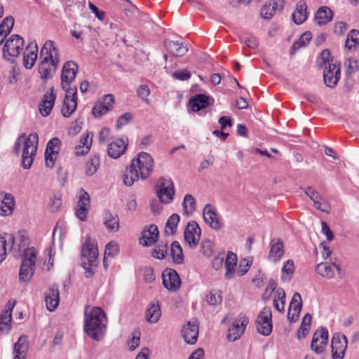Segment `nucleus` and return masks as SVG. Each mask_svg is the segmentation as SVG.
<instances>
[{"label": "nucleus", "instance_id": "obj_1", "mask_svg": "<svg viewBox=\"0 0 359 359\" xmlns=\"http://www.w3.org/2000/svg\"><path fill=\"white\" fill-rule=\"evenodd\" d=\"M154 168V161L147 152H140L131 161L128 170L123 174V183L132 186L139 179L145 180L151 175Z\"/></svg>", "mask_w": 359, "mask_h": 359}, {"label": "nucleus", "instance_id": "obj_2", "mask_svg": "<svg viewBox=\"0 0 359 359\" xmlns=\"http://www.w3.org/2000/svg\"><path fill=\"white\" fill-rule=\"evenodd\" d=\"M39 137L36 133L21 134L17 139L14 150L16 154L22 153V166L24 169H29L34 160Z\"/></svg>", "mask_w": 359, "mask_h": 359}, {"label": "nucleus", "instance_id": "obj_3", "mask_svg": "<svg viewBox=\"0 0 359 359\" xmlns=\"http://www.w3.org/2000/svg\"><path fill=\"white\" fill-rule=\"evenodd\" d=\"M107 318L100 307H94L90 311H85V330L92 339L100 341L106 331Z\"/></svg>", "mask_w": 359, "mask_h": 359}, {"label": "nucleus", "instance_id": "obj_4", "mask_svg": "<svg viewBox=\"0 0 359 359\" xmlns=\"http://www.w3.org/2000/svg\"><path fill=\"white\" fill-rule=\"evenodd\" d=\"M323 68V77L325 83L330 88L334 87L340 77L339 65L333 63L328 50H324L321 53Z\"/></svg>", "mask_w": 359, "mask_h": 359}, {"label": "nucleus", "instance_id": "obj_5", "mask_svg": "<svg viewBox=\"0 0 359 359\" xmlns=\"http://www.w3.org/2000/svg\"><path fill=\"white\" fill-rule=\"evenodd\" d=\"M36 260V251L35 248L26 250L19 271V278L21 283H28L32 279L34 273Z\"/></svg>", "mask_w": 359, "mask_h": 359}, {"label": "nucleus", "instance_id": "obj_6", "mask_svg": "<svg viewBox=\"0 0 359 359\" xmlns=\"http://www.w3.org/2000/svg\"><path fill=\"white\" fill-rule=\"evenodd\" d=\"M78 70L79 67L77 64L73 61L66 62L63 65L60 80L61 88L64 91L77 90V87L74 84V81Z\"/></svg>", "mask_w": 359, "mask_h": 359}, {"label": "nucleus", "instance_id": "obj_7", "mask_svg": "<svg viewBox=\"0 0 359 359\" xmlns=\"http://www.w3.org/2000/svg\"><path fill=\"white\" fill-rule=\"evenodd\" d=\"M82 266L87 271H90V269L97 266L98 264V248L94 241L90 238H87L86 243L82 248Z\"/></svg>", "mask_w": 359, "mask_h": 359}, {"label": "nucleus", "instance_id": "obj_8", "mask_svg": "<svg viewBox=\"0 0 359 359\" xmlns=\"http://www.w3.org/2000/svg\"><path fill=\"white\" fill-rule=\"evenodd\" d=\"M1 235L11 236V240H6L5 246L6 247V251L9 250L15 255L21 252H23L24 254L25 250L29 248H27L29 240L25 232L20 231L15 236L7 233H1Z\"/></svg>", "mask_w": 359, "mask_h": 359}, {"label": "nucleus", "instance_id": "obj_9", "mask_svg": "<svg viewBox=\"0 0 359 359\" xmlns=\"http://www.w3.org/2000/svg\"><path fill=\"white\" fill-rule=\"evenodd\" d=\"M24 45L23 39L18 35H12L4 43L3 48L4 57L11 62H13L19 55Z\"/></svg>", "mask_w": 359, "mask_h": 359}, {"label": "nucleus", "instance_id": "obj_10", "mask_svg": "<svg viewBox=\"0 0 359 359\" xmlns=\"http://www.w3.org/2000/svg\"><path fill=\"white\" fill-rule=\"evenodd\" d=\"M157 196L161 203L168 204L173 201L175 189L170 179L161 177L158 181Z\"/></svg>", "mask_w": 359, "mask_h": 359}, {"label": "nucleus", "instance_id": "obj_11", "mask_svg": "<svg viewBox=\"0 0 359 359\" xmlns=\"http://www.w3.org/2000/svg\"><path fill=\"white\" fill-rule=\"evenodd\" d=\"M272 313L269 307H264L257 318V330L264 336H268L272 331Z\"/></svg>", "mask_w": 359, "mask_h": 359}, {"label": "nucleus", "instance_id": "obj_12", "mask_svg": "<svg viewBox=\"0 0 359 359\" xmlns=\"http://www.w3.org/2000/svg\"><path fill=\"white\" fill-rule=\"evenodd\" d=\"M90 207V198L88 192L80 189L78 201L75 208V215L80 221H86Z\"/></svg>", "mask_w": 359, "mask_h": 359}, {"label": "nucleus", "instance_id": "obj_13", "mask_svg": "<svg viewBox=\"0 0 359 359\" xmlns=\"http://www.w3.org/2000/svg\"><path fill=\"white\" fill-rule=\"evenodd\" d=\"M348 339L341 333H336L331 340L332 359H343L347 348Z\"/></svg>", "mask_w": 359, "mask_h": 359}, {"label": "nucleus", "instance_id": "obj_14", "mask_svg": "<svg viewBox=\"0 0 359 359\" xmlns=\"http://www.w3.org/2000/svg\"><path fill=\"white\" fill-rule=\"evenodd\" d=\"M61 142L57 137L48 141L45 151V164L47 168H53L60 151Z\"/></svg>", "mask_w": 359, "mask_h": 359}, {"label": "nucleus", "instance_id": "obj_15", "mask_svg": "<svg viewBox=\"0 0 359 359\" xmlns=\"http://www.w3.org/2000/svg\"><path fill=\"white\" fill-rule=\"evenodd\" d=\"M201 231L196 222H191L187 224L184 231V238L186 243L191 248H196L201 238Z\"/></svg>", "mask_w": 359, "mask_h": 359}, {"label": "nucleus", "instance_id": "obj_16", "mask_svg": "<svg viewBox=\"0 0 359 359\" xmlns=\"http://www.w3.org/2000/svg\"><path fill=\"white\" fill-rule=\"evenodd\" d=\"M40 58L46 59L52 61L53 65H59L60 61L59 49L53 41L48 40L44 43L41 50Z\"/></svg>", "mask_w": 359, "mask_h": 359}, {"label": "nucleus", "instance_id": "obj_17", "mask_svg": "<svg viewBox=\"0 0 359 359\" xmlns=\"http://www.w3.org/2000/svg\"><path fill=\"white\" fill-rule=\"evenodd\" d=\"M128 144V138L125 137L114 139L107 146V154L114 159L121 156L126 151Z\"/></svg>", "mask_w": 359, "mask_h": 359}, {"label": "nucleus", "instance_id": "obj_18", "mask_svg": "<svg viewBox=\"0 0 359 359\" xmlns=\"http://www.w3.org/2000/svg\"><path fill=\"white\" fill-rule=\"evenodd\" d=\"M248 322V318L245 315L240 314L229 328L227 336L229 340L236 341L238 339L243 333Z\"/></svg>", "mask_w": 359, "mask_h": 359}, {"label": "nucleus", "instance_id": "obj_19", "mask_svg": "<svg viewBox=\"0 0 359 359\" xmlns=\"http://www.w3.org/2000/svg\"><path fill=\"white\" fill-rule=\"evenodd\" d=\"M328 332L326 328L321 327L318 330L313 334L311 347V349L317 354L322 353L328 343Z\"/></svg>", "mask_w": 359, "mask_h": 359}, {"label": "nucleus", "instance_id": "obj_20", "mask_svg": "<svg viewBox=\"0 0 359 359\" xmlns=\"http://www.w3.org/2000/svg\"><path fill=\"white\" fill-rule=\"evenodd\" d=\"M163 286L170 292L177 291L181 286V279L176 271L167 269L162 274Z\"/></svg>", "mask_w": 359, "mask_h": 359}, {"label": "nucleus", "instance_id": "obj_21", "mask_svg": "<svg viewBox=\"0 0 359 359\" xmlns=\"http://www.w3.org/2000/svg\"><path fill=\"white\" fill-rule=\"evenodd\" d=\"M66 95L64 98L61 113L63 116H70L77 107V90L65 91Z\"/></svg>", "mask_w": 359, "mask_h": 359}, {"label": "nucleus", "instance_id": "obj_22", "mask_svg": "<svg viewBox=\"0 0 359 359\" xmlns=\"http://www.w3.org/2000/svg\"><path fill=\"white\" fill-rule=\"evenodd\" d=\"M158 238V229L154 224L146 226L142 231L140 244L149 247L153 245Z\"/></svg>", "mask_w": 359, "mask_h": 359}, {"label": "nucleus", "instance_id": "obj_23", "mask_svg": "<svg viewBox=\"0 0 359 359\" xmlns=\"http://www.w3.org/2000/svg\"><path fill=\"white\" fill-rule=\"evenodd\" d=\"M203 219L212 229L219 230L222 226L221 219L211 205H206L203 211Z\"/></svg>", "mask_w": 359, "mask_h": 359}, {"label": "nucleus", "instance_id": "obj_24", "mask_svg": "<svg viewBox=\"0 0 359 359\" xmlns=\"http://www.w3.org/2000/svg\"><path fill=\"white\" fill-rule=\"evenodd\" d=\"M15 207L14 196L10 193L0 192V216L8 217L13 214Z\"/></svg>", "mask_w": 359, "mask_h": 359}, {"label": "nucleus", "instance_id": "obj_25", "mask_svg": "<svg viewBox=\"0 0 359 359\" xmlns=\"http://www.w3.org/2000/svg\"><path fill=\"white\" fill-rule=\"evenodd\" d=\"M114 102V96L111 94L106 95L102 100L95 104L93 108V114L96 118H100L113 108Z\"/></svg>", "mask_w": 359, "mask_h": 359}, {"label": "nucleus", "instance_id": "obj_26", "mask_svg": "<svg viewBox=\"0 0 359 359\" xmlns=\"http://www.w3.org/2000/svg\"><path fill=\"white\" fill-rule=\"evenodd\" d=\"M182 334L186 343L195 344L198 337V325L196 320L188 321L184 324L182 330Z\"/></svg>", "mask_w": 359, "mask_h": 359}, {"label": "nucleus", "instance_id": "obj_27", "mask_svg": "<svg viewBox=\"0 0 359 359\" xmlns=\"http://www.w3.org/2000/svg\"><path fill=\"white\" fill-rule=\"evenodd\" d=\"M269 247L268 259L275 263L279 262L284 255L283 241L280 238H273L270 241Z\"/></svg>", "mask_w": 359, "mask_h": 359}, {"label": "nucleus", "instance_id": "obj_28", "mask_svg": "<svg viewBox=\"0 0 359 359\" xmlns=\"http://www.w3.org/2000/svg\"><path fill=\"white\" fill-rule=\"evenodd\" d=\"M38 57V46L36 41L29 43L26 47L23 55V65L27 69H31L34 65Z\"/></svg>", "mask_w": 359, "mask_h": 359}, {"label": "nucleus", "instance_id": "obj_29", "mask_svg": "<svg viewBox=\"0 0 359 359\" xmlns=\"http://www.w3.org/2000/svg\"><path fill=\"white\" fill-rule=\"evenodd\" d=\"M55 95L53 88L49 89L43 95L41 102L39 104V111L43 116L50 114L54 106Z\"/></svg>", "mask_w": 359, "mask_h": 359}, {"label": "nucleus", "instance_id": "obj_30", "mask_svg": "<svg viewBox=\"0 0 359 359\" xmlns=\"http://www.w3.org/2000/svg\"><path fill=\"white\" fill-rule=\"evenodd\" d=\"M93 136V134L89 132H86L81 135L79 144L74 148L76 156H83L89 152L92 146Z\"/></svg>", "mask_w": 359, "mask_h": 359}, {"label": "nucleus", "instance_id": "obj_31", "mask_svg": "<svg viewBox=\"0 0 359 359\" xmlns=\"http://www.w3.org/2000/svg\"><path fill=\"white\" fill-rule=\"evenodd\" d=\"M59 301L60 293L58 287L55 285L50 286L45 295V302L48 310L53 311L57 307Z\"/></svg>", "mask_w": 359, "mask_h": 359}, {"label": "nucleus", "instance_id": "obj_32", "mask_svg": "<svg viewBox=\"0 0 359 359\" xmlns=\"http://www.w3.org/2000/svg\"><path fill=\"white\" fill-rule=\"evenodd\" d=\"M302 306V297L299 293L295 292L289 306L287 318L290 321L297 320Z\"/></svg>", "mask_w": 359, "mask_h": 359}, {"label": "nucleus", "instance_id": "obj_33", "mask_svg": "<svg viewBox=\"0 0 359 359\" xmlns=\"http://www.w3.org/2000/svg\"><path fill=\"white\" fill-rule=\"evenodd\" d=\"M335 269L339 271L340 268L334 263L321 262L316 267V271L322 277L331 279L334 277Z\"/></svg>", "mask_w": 359, "mask_h": 359}, {"label": "nucleus", "instance_id": "obj_34", "mask_svg": "<svg viewBox=\"0 0 359 359\" xmlns=\"http://www.w3.org/2000/svg\"><path fill=\"white\" fill-rule=\"evenodd\" d=\"M58 66L59 65H53L52 61L47 60L46 59H41L38 67L41 79L46 81L50 78Z\"/></svg>", "mask_w": 359, "mask_h": 359}, {"label": "nucleus", "instance_id": "obj_35", "mask_svg": "<svg viewBox=\"0 0 359 359\" xmlns=\"http://www.w3.org/2000/svg\"><path fill=\"white\" fill-rule=\"evenodd\" d=\"M237 265V256L232 252H228L225 259V273L224 277L226 279L230 280L233 278L236 271Z\"/></svg>", "mask_w": 359, "mask_h": 359}, {"label": "nucleus", "instance_id": "obj_36", "mask_svg": "<svg viewBox=\"0 0 359 359\" xmlns=\"http://www.w3.org/2000/svg\"><path fill=\"white\" fill-rule=\"evenodd\" d=\"M333 13L327 6H322L316 13L315 22L317 25L322 26L327 24L332 20Z\"/></svg>", "mask_w": 359, "mask_h": 359}, {"label": "nucleus", "instance_id": "obj_37", "mask_svg": "<svg viewBox=\"0 0 359 359\" xmlns=\"http://www.w3.org/2000/svg\"><path fill=\"white\" fill-rule=\"evenodd\" d=\"M28 350L27 338L24 336L19 337L13 347L14 359H25Z\"/></svg>", "mask_w": 359, "mask_h": 359}, {"label": "nucleus", "instance_id": "obj_38", "mask_svg": "<svg viewBox=\"0 0 359 359\" xmlns=\"http://www.w3.org/2000/svg\"><path fill=\"white\" fill-rule=\"evenodd\" d=\"M14 304L9 305V309L6 310L1 315L0 317V334H6L9 332L11 328V313Z\"/></svg>", "mask_w": 359, "mask_h": 359}, {"label": "nucleus", "instance_id": "obj_39", "mask_svg": "<svg viewBox=\"0 0 359 359\" xmlns=\"http://www.w3.org/2000/svg\"><path fill=\"white\" fill-rule=\"evenodd\" d=\"M165 47L169 53L176 57H182L188 51V48L186 46L177 41H167L165 43Z\"/></svg>", "mask_w": 359, "mask_h": 359}, {"label": "nucleus", "instance_id": "obj_40", "mask_svg": "<svg viewBox=\"0 0 359 359\" xmlns=\"http://www.w3.org/2000/svg\"><path fill=\"white\" fill-rule=\"evenodd\" d=\"M208 106V97L205 95H196L189 100V107L194 111H198Z\"/></svg>", "mask_w": 359, "mask_h": 359}, {"label": "nucleus", "instance_id": "obj_41", "mask_svg": "<svg viewBox=\"0 0 359 359\" xmlns=\"http://www.w3.org/2000/svg\"><path fill=\"white\" fill-rule=\"evenodd\" d=\"M161 316V311L158 302H151L147 311V320L150 323H156Z\"/></svg>", "mask_w": 359, "mask_h": 359}, {"label": "nucleus", "instance_id": "obj_42", "mask_svg": "<svg viewBox=\"0 0 359 359\" xmlns=\"http://www.w3.org/2000/svg\"><path fill=\"white\" fill-rule=\"evenodd\" d=\"M100 166V157L99 155H93L89 158L85 165V174L87 176L95 175Z\"/></svg>", "mask_w": 359, "mask_h": 359}, {"label": "nucleus", "instance_id": "obj_43", "mask_svg": "<svg viewBox=\"0 0 359 359\" xmlns=\"http://www.w3.org/2000/svg\"><path fill=\"white\" fill-rule=\"evenodd\" d=\"M294 270V264L292 259H287L285 262L281 269V280L286 283L290 282L293 277Z\"/></svg>", "mask_w": 359, "mask_h": 359}, {"label": "nucleus", "instance_id": "obj_44", "mask_svg": "<svg viewBox=\"0 0 359 359\" xmlns=\"http://www.w3.org/2000/svg\"><path fill=\"white\" fill-rule=\"evenodd\" d=\"M307 18L306 5L304 2H299L292 14V20L297 25L302 24Z\"/></svg>", "mask_w": 359, "mask_h": 359}, {"label": "nucleus", "instance_id": "obj_45", "mask_svg": "<svg viewBox=\"0 0 359 359\" xmlns=\"http://www.w3.org/2000/svg\"><path fill=\"white\" fill-rule=\"evenodd\" d=\"M286 294L283 288H278L274 294L273 304L274 308L279 312L285 311Z\"/></svg>", "mask_w": 359, "mask_h": 359}, {"label": "nucleus", "instance_id": "obj_46", "mask_svg": "<svg viewBox=\"0 0 359 359\" xmlns=\"http://www.w3.org/2000/svg\"><path fill=\"white\" fill-rule=\"evenodd\" d=\"M345 47L351 51L356 50L359 48V31L352 29L347 35Z\"/></svg>", "mask_w": 359, "mask_h": 359}, {"label": "nucleus", "instance_id": "obj_47", "mask_svg": "<svg viewBox=\"0 0 359 359\" xmlns=\"http://www.w3.org/2000/svg\"><path fill=\"white\" fill-rule=\"evenodd\" d=\"M13 25L14 19L11 16L6 17L0 25V45L12 30Z\"/></svg>", "mask_w": 359, "mask_h": 359}, {"label": "nucleus", "instance_id": "obj_48", "mask_svg": "<svg viewBox=\"0 0 359 359\" xmlns=\"http://www.w3.org/2000/svg\"><path fill=\"white\" fill-rule=\"evenodd\" d=\"M104 224L107 230L111 232L117 231L119 228L118 217L109 212L104 213Z\"/></svg>", "mask_w": 359, "mask_h": 359}, {"label": "nucleus", "instance_id": "obj_49", "mask_svg": "<svg viewBox=\"0 0 359 359\" xmlns=\"http://www.w3.org/2000/svg\"><path fill=\"white\" fill-rule=\"evenodd\" d=\"M170 254L172 260L175 264H180L184 262V255L182 249L178 242L175 241L171 244Z\"/></svg>", "mask_w": 359, "mask_h": 359}, {"label": "nucleus", "instance_id": "obj_50", "mask_svg": "<svg viewBox=\"0 0 359 359\" xmlns=\"http://www.w3.org/2000/svg\"><path fill=\"white\" fill-rule=\"evenodd\" d=\"M183 212L187 215H191L196 209V201L190 194H186L183 201Z\"/></svg>", "mask_w": 359, "mask_h": 359}, {"label": "nucleus", "instance_id": "obj_51", "mask_svg": "<svg viewBox=\"0 0 359 359\" xmlns=\"http://www.w3.org/2000/svg\"><path fill=\"white\" fill-rule=\"evenodd\" d=\"M180 216L177 214H172L167 220L165 224V233L172 235L176 232L177 224L180 222Z\"/></svg>", "mask_w": 359, "mask_h": 359}, {"label": "nucleus", "instance_id": "obj_52", "mask_svg": "<svg viewBox=\"0 0 359 359\" xmlns=\"http://www.w3.org/2000/svg\"><path fill=\"white\" fill-rule=\"evenodd\" d=\"M119 252V245L116 241H110L106 245L104 250V258L105 261L109 257H114Z\"/></svg>", "mask_w": 359, "mask_h": 359}, {"label": "nucleus", "instance_id": "obj_53", "mask_svg": "<svg viewBox=\"0 0 359 359\" xmlns=\"http://www.w3.org/2000/svg\"><path fill=\"white\" fill-rule=\"evenodd\" d=\"M312 38V34L310 32H306L302 34L299 39L295 41L292 45V49L297 50L302 47L306 46Z\"/></svg>", "mask_w": 359, "mask_h": 359}, {"label": "nucleus", "instance_id": "obj_54", "mask_svg": "<svg viewBox=\"0 0 359 359\" xmlns=\"http://www.w3.org/2000/svg\"><path fill=\"white\" fill-rule=\"evenodd\" d=\"M168 252L167 244L161 242L154 249L152 256L158 259H163L165 257Z\"/></svg>", "mask_w": 359, "mask_h": 359}, {"label": "nucleus", "instance_id": "obj_55", "mask_svg": "<svg viewBox=\"0 0 359 359\" xmlns=\"http://www.w3.org/2000/svg\"><path fill=\"white\" fill-rule=\"evenodd\" d=\"M137 93L139 96V97L147 104H149L150 103L149 100V96L151 94L150 88L147 84H142L140 85L137 90Z\"/></svg>", "mask_w": 359, "mask_h": 359}, {"label": "nucleus", "instance_id": "obj_56", "mask_svg": "<svg viewBox=\"0 0 359 359\" xmlns=\"http://www.w3.org/2000/svg\"><path fill=\"white\" fill-rule=\"evenodd\" d=\"M201 250L203 255L207 257L212 255L214 251V243L210 240H204L201 245Z\"/></svg>", "mask_w": 359, "mask_h": 359}, {"label": "nucleus", "instance_id": "obj_57", "mask_svg": "<svg viewBox=\"0 0 359 359\" xmlns=\"http://www.w3.org/2000/svg\"><path fill=\"white\" fill-rule=\"evenodd\" d=\"M276 3H273V5L271 4H264L260 11L261 16L264 19H270L274 14L275 12V6H276Z\"/></svg>", "mask_w": 359, "mask_h": 359}, {"label": "nucleus", "instance_id": "obj_58", "mask_svg": "<svg viewBox=\"0 0 359 359\" xmlns=\"http://www.w3.org/2000/svg\"><path fill=\"white\" fill-rule=\"evenodd\" d=\"M206 297L207 302L210 305L219 304L222 300L220 292H210Z\"/></svg>", "mask_w": 359, "mask_h": 359}, {"label": "nucleus", "instance_id": "obj_59", "mask_svg": "<svg viewBox=\"0 0 359 359\" xmlns=\"http://www.w3.org/2000/svg\"><path fill=\"white\" fill-rule=\"evenodd\" d=\"M313 205L316 209L323 212H330L331 208L329 203L321 196V200H317L313 202Z\"/></svg>", "mask_w": 359, "mask_h": 359}, {"label": "nucleus", "instance_id": "obj_60", "mask_svg": "<svg viewBox=\"0 0 359 359\" xmlns=\"http://www.w3.org/2000/svg\"><path fill=\"white\" fill-rule=\"evenodd\" d=\"M344 65L348 74L354 73L359 69V62L355 58H348L346 60Z\"/></svg>", "mask_w": 359, "mask_h": 359}, {"label": "nucleus", "instance_id": "obj_61", "mask_svg": "<svg viewBox=\"0 0 359 359\" xmlns=\"http://www.w3.org/2000/svg\"><path fill=\"white\" fill-rule=\"evenodd\" d=\"M9 236H1L0 234V263L6 258V247L5 246L6 240H11Z\"/></svg>", "mask_w": 359, "mask_h": 359}, {"label": "nucleus", "instance_id": "obj_62", "mask_svg": "<svg viewBox=\"0 0 359 359\" xmlns=\"http://www.w3.org/2000/svg\"><path fill=\"white\" fill-rule=\"evenodd\" d=\"M306 195L313 201L321 200L320 194L312 187H307L303 189Z\"/></svg>", "mask_w": 359, "mask_h": 359}, {"label": "nucleus", "instance_id": "obj_63", "mask_svg": "<svg viewBox=\"0 0 359 359\" xmlns=\"http://www.w3.org/2000/svg\"><path fill=\"white\" fill-rule=\"evenodd\" d=\"M311 320L312 317L309 313H306L303 318L300 330H302L304 336H305L309 332Z\"/></svg>", "mask_w": 359, "mask_h": 359}, {"label": "nucleus", "instance_id": "obj_64", "mask_svg": "<svg viewBox=\"0 0 359 359\" xmlns=\"http://www.w3.org/2000/svg\"><path fill=\"white\" fill-rule=\"evenodd\" d=\"M132 119V115L130 113H126L121 116L116 122V128L121 129L126 126Z\"/></svg>", "mask_w": 359, "mask_h": 359}]
</instances>
